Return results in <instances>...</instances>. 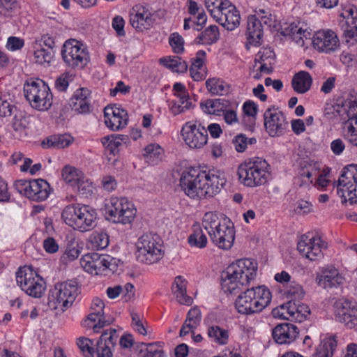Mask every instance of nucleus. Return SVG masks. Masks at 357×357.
I'll use <instances>...</instances> for the list:
<instances>
[{"mask_svg":"<svg viewBox=\"0 0 357 357\" xmlns=\"http://www.w3.org/2000/svg\"><path fill=\"white\" fill-rule=\"evenodd\" d=\"M257 264L250 259L237 260L222 273V287L225 291L236 294L253 280L257 273Z\"/></svg>","mask_w":357,"mask_h":357,"instance_id":"f03ea898","label":"nucleus"},{"mask_svg":"<svg viewBox=\"0 0 357 357\" xmlns=\"http://www.w3.org/2000/svg\"><path fill=\"white\" fill-rule=\"evenodd\" d=\"M14 116L12 121V127L16 132H22L24 131L29 125L28 118L24 115V114L17 110L14 113Z\"/></svg>","mask_w":357,"mask_h":357,"instance_id":"bf43d9fd","label":"nucleus"},{"mask_svg":"<svg viewBox=\"0 0 357 357\" xmlns=\"http://www.w3.org/2000/svg\"><path fill=\"white\" fill-rule=\"evenodd\" d=\"M181 134L190 148L200 149L207 143V130L199 123L187 122L182 128Z\"/></svg>","mask_w":357,"mask_h":357,"instance_id":"2eb2a0df","label":"nucleus"},{"mask_svg":"<svg viewBox=\"0 0 357 357\" xmlns=\"http://www.w3.org/2000/svg\"><path fill=\"white\" fill-rule=\"evenodd\" d=\"M75 188L81 195L87 197L93 192L94 187L93 183L83 176L75 185Z\"/></svg>","mask_w":357,"mask_h":357,"instance_id":"680f3d73","label":"nucleus"},{"mask_svg":"<svg viewBox=\"0 0 357 357\" xmlns=\"http://www.w3.org/2000/svg\"><path fill=\"white\" fill-rule=\"evenodd\" d=\"M264 119L265 128L271 137L282 135L288 127L284 114L278 109H266Z\"/></svg>","mask_w":357,"mask_h":357,"instance_id":"f3484780","label":"nucleus"},{"mask_svg":"<svg viewBox=\"0 0 357 357\" xmlns=\"http://www.w3.org/2000/svg\"><path fill=\"white\" fill-rule=\"evenodd\" d=\"M169 43L174 52L180 54L184 50V40L181 35L175 32L170 35Z\"/></svg>","mask_w":357,"mask_h":357,"instance_id":"0e129e2a","label":"nucleus"},{"mask_svg":"<svg viewBox=\"0 0 357 357\" xmlns=\"http://www.w3.org/2000/svg\"><path fill=\"white\" fill-rule=\"evenodd\" d=\"M172 290L179 303L187 305H191L192 299L186 294L185 281L181 276L178 275L175 278Z\"/></svg>","mask_w":357,"mask_h":357,"instance_id":"4c0bfd02","label":"nucleus"},{"mask_svg":"<svg viewBox=\"0 0 357 357\" xmlns=\"http://www.w3.org/2000/svg\"><path fill=\"white\" fill-rule=\"evenodd\" d=\"M17 107L12 104V99L9 95H0V117L7 118L17 112Z\"/></svg>","mask_w":357,"mask_h":357,"instance_id":"603ef678","label":"nucleus"},{"mask_svg":"<svg viewBox=\"0 0 357 357\" xmlns=\"http://www.w3.org/2000/svg\"><path fill=\"white\" fill-rule=\"evenodd\" d=\"M312 45L318 51L328 53L337 47L338 38L331 30L319 31L313 36Z\"/></svg>","mask_w":357,"mask_h":357,"instance_id":"412c9836","label":"nucleus"},{"mask_svg":"<svg viewBox=\"0 0 357 357\" xmlns=\"http://www.w3.org/2000/svg\"><path fill=\"white\" fill-rule=\"evenodd\" d=\"M112 322V319H107L104 313L93 312L82 322V326L86 328H93L94 332L99 333V330Z\"/></svg>","mask_w":357,"mask_h":357,"instance_id":"f704fd0d","label":"nucleus"},{"mask_svg":"<svg viewBox=\"0 0 357 357\" xmlns=\"http://www.w3.org/2000/svg\"><path fill=\"white\" fill-rule=\"evenodd\" d=\"M20 8L17 0H0V14L5 17H12Z\"/></svg>","mask_w":357,"mask_h":357,"instance_id":"6e6d98bb","label":"nucleus"},{"mask_svg":"<svg viewBox=\"0 0 357 357\" xmlns=\"http://www.w3.org/2000/svg\"><path fill=\"white\" fill-rule=\"evenodd\" d=\"M143 156L146 161L151 165H155L161 160L162 149L156 144H151L144 149Z\"/></svg>","mask_w":357,"mask_h":357,"instance_id":"49530a36","label":"nucleus"},{"mask_svg":"<svg viewBox=\"0 0 357 357\" xmlns=\"http://www.w3.org/2000/svg\"><path fill=\"white\" fill-rule=\"evenodd\" d=\"M61 218L66 225L74 229L85 232L96 227L97 213L89 206L70 204L63 208Z\"/></svg>","mask_w":357,"mask_h":357,"instance_id":"20e7f679","label":"nucleus"},{"mask_svg":"<svg viewBox=\"0 0 357 357\" xmlns=\"http://www.w3.org/2000/svg\"><path fill=\"white\" fill-rule=\"evenodd\" d=\"M269 165L261 158L245 160L238 168V179L248 187H256L265 184L269 178Z\"/></svg>","mask_w":357,"mask_h":357,"instance_id":"39448f33","label":"nucleus"},{"mask_svg":"<svg viewBox=\"0 0 357 357\" xmlns=\"http://www.w3.org/2000/svg\"><path fill=\"white\" fill-rule=\"evenodd\" d=\"M105 123L112 130L124 128L128 123L127 112L116 105L107 106L104 109Z\"/></svg>","mask_w":357,"mask_h":357,"instance_id":"aec40b11","label":"nucleus"},{"mask_svg":"<svg viewBox=\"0 0 357 357\" xmlns=\"http://www.w3.org/2000/svg\"><path fill=\"white\" fill-rule=\"evenodd\" d=\"M337 345L336 335L324 337L317 347L312 357H333Z\"/></svg>","mask_w":357,"mask_h":357,"instance_id":"c9c22d12","label":"nucleus"},{"mask_svg":"<svg viewBox=\"0 0 357 357\" xmlns=\"http://www.w3.org/2000/svg\"><path fill=\"white\" fill-rule=\"evenodd\" d=\"M23 90L25 98L35 109L46 111L52 105L53 96L50 89L42 79H27Z\"/></svg>","mask_w":357,"mask_h":357,"instance_id":"423d86ee","label":"nucleus"},{"mask_svg":"<svg viewBox=\"0 0 357 357\" xmlns=\"http://www.w3.org/2000/svg\"><path fill=\"white\" fill-rule=\"evenodd\" d=\"M335 317L349 329L357 331V303L346 298L339 299L335 303Z\"/></svg>","mask_w":357,"mask_h":357,"instance_id":"dca6fc26","label":"nucleus"},{"mask_svg":"<svg viewBox=\"0 0 357 357\" xmlns=\"http://www.w3.org/2000/svg\"><path fill=\"white\" fill-rule=\"evenodd\" d=\"M83 176L82 172L73 167L66 166L62 170L63 180L72 187H75L77 183Z\"/></svg>","mask_w":357,"mask_h":357,"instance_id":"864d4df0","label":"nucleus"},{"mask_svg":"<svg viewBox=\"0 0 357 357\" xmlns=\"http://www.w3.org/2000/svg\"><path fill=\"white\" fill-rule=\"evenodd\" d=\"M229 105L227 100L225 99H208L200 102L202 111L208 114L220 116Z\"/></svg>","mask_w":357,"mask_h":357,"instance_id":"e433bc0d","label":"nucleus"},{"mask_svg":"<svg viewBox=\"0 0 357 357\" xmlns=\"http://www.w3.org/2000/svg\"><path fill=\"white\" fill-rule=\"evenodd\" d=\"M206 55L205 51L199 50L196 53L195 56L191 59L190 73L195 81L203 80L206 77V66L204 65Z\"/></svg>","mask_w":357,"mask_h":357,"instance_id":"2f4dec72","label":"nucleus"},{"mask_svg":"<svg viewBox=\"0 0 357 357\" xmlns=\"http://www.w3.org/2000/svg\"><path fill=\"white\" fill-rule=\"evenodd\" d=\"M255 59V62L259 63H274L275 54L271 49H264L263 51H259Z\"/></svg>","mask_w":357,"mask_h":357,"instance_id":"774afa93","label":"nucleus"},{"mask_svg":"<svg viewBox=\"0 0 357 357\" xmlns=\"http://www.w3.org/2000/svg\"><path fill=\"white\" fill-rule=\"evenodd\" d=\"M169 108L170 112L174 115H178L179 114H181L184 112H185L188 109H190L192 107V103L190 102H187L184 105H182L180 102V100L178 102H177L175 100H170L169 101Z\"/></svg>","mask_w":357,"mask_h":357,"instance_id":"338daca9","label":"nucleus"},{"mask_svg":"<svg viewBox=\"0 0 357 357\" xmlns=\"http://www.w3.org/2000/svg\"><path fill=\"white\" fill-rule=\"evenodd\" d=\"M344 107L340 104L326 103L324 107V117L328 121L339 119L340 121L343 123Z\"/></svg>","mask_w":357,"mask_h":357,"instance_id":"09e8293b","label":"nucleus"},{"mask_svg":"<svg viewBox=\"0 0 357 357\" xmlns=\"http://www.w3.org/2000/svg\"><path fill=\"white\" fill-rule=\"evenodd\" d=\"M33 56L35 62L40 65L49 64L54 56V51L45 48L41 44L34 47Z\"/></svg>","mask_w":357,"mask_h":357,"instance_id":"de8ad7c7","label":"nucleus"},{"mask_svg":"<svg viewBox=\"0 0 357 357\" xmlns=\"http://www.w3.org/2000/svg\"><path fill=\"white\" fill-rule=\"evenodd\" d=\"M212 242L219 248L229 250L233 245L235 231L233 223L227 218H222L220 227L209 234Z\"/></svg>","mask_w":357,"mask_h":357,"instance_id":"6ab92c4d","label":"nucleus"},{"mask_svg":"<svg viewBox=\"0 0 357 357\" xmlns=\"http://www.w3.org/2000/svg\"><path fill=\"white\" fill-rule=\"evenodd\" d=\"M118 339L116 329L109 328L105 331L96 343L95 354L97 357H112V349L115 346Z\"/></svg>","mask_w":357,"mask_h":357,"instance_id":"5701e85b","label":"nucleus"},{"mask_svg":"<svg viewBox=\"0 0 357 357\" xmlns=\"http://www.w3.org/2000/svg\"><path fill=\"white\" fill-rule=\"evenodd\" d=\"M91 100L89 91L87 89H77L70 98L69 105L73 110L79 114H86L90 112Z\"/></svg>","mask_w":357,"mask_h":357,"instance_id":"cd10ccee","label":"nucleus"},{"mask_svg":"<svg viewBox=\"0 0 357 357\" xmlns=\"http://www.w3.org/2000/svg\"><path fill=\"white\" fill-rule=\"evenodd\" d=\"M16 281L26 294L34 298L41 297L45 289L43 278L26 266L19 268L16 273Z\"/></svg>","mask_w":357,"mask_h":357,"instance_id":"f8f14e48","label":"nucleus"},{"mask_svg":"<svg viewBox=\"0 0 357 357\" xmlns=\"http://www.w3.org/2000/svg\"><path fill=\"white\" fill-rule=\"evenodd\" d=\"M61 56L66 65L72 68H84L90 60L86 45L75 39H69L65 42Z\"/></svg>","mask_w":357,"mask_h":357,"instance_id":"9d476101","label":"nucleus"},{"mask_svg":"<svg viewBox=\"0 0 357 357\" xmlns=\"http://www.w3.org/2000/svg\"><path fill=\"white\" fill-rule=\"evenodd\" d=\"M81 266L91 274H104L107 270L114 272L116 264L114 259L109 255L93 252L84 255L80 259Z\"/></svg>","mask_w":357,"mask_h":357,"instance_id":"ddd939ff","label":"nucleus"},{"mask_svg":"<svg viewBox=\"0 0 357 357\" xmlns=\"http://www.w3.org/2000/svg\"><path fill=\"white\" fill-rule=\"evenodd\" d=\"M109 243V236L105 231H95L91 236L92 247L96 250H103L106 248Z\"/></svg>","mask_w":357,"mask_h":357,"instance_id":"4d7b16f0","label":"nucleus"},{"mask_svg":"<svg viewBox=\"0 0 357 357\" xmlns=\"http://www.w3.org/2000/svg\"><path fill=\"white\" fill-rule=\"evenodd\" d=\"M215 20L228 31H233L239 26L241 17L239 11L230 2L229 6L224 8Z\"/></svg>","mask_w":357,"mask_h":357,"instance_id":"a878e982","label":"nucleus"},{"mask_svg":"<svg viewBox=\"0 0 357 357\" xmlns=\"http://www.w3.org/2000/svg\"><path fill=\"white\" fill-rule=\"evenodd\" d=\"M79 294L80 285L77 280L57 283L49 291L47 305L52 310L61 307L63 312L72 305Z\"/></svg>","mask_w":357,"mask_h":357,"instance_id":"0eeeda50","label":"nucleus"},{"mask_svg":"<svg viewBox=\"0 0 357 357\" xmlns=\"http://www.w3.org/2000/svg\"><path fill=\"white\" fill-rule=\"evenodd\" d=\"M135 14L130 15V24L136 29H148L153 23L152 13L144 6L137 5L133 8Z\"/></svg>","mask_w":357,"mask_h":357,"instance_id":"b1692460","label":"nucleus"},{"mask_svg":"<svg viewBox=\"0 0 357 357\" xmlns=\"http://www.w3.org/2000/svg\"><path fill=\"white\" fill-rule=\"evenodd\" d=\"M342 132L344 139L357 146V116L343 119Z\"/></svg>","mask_w":357,"mask_h":357,"instance_id":"ea45409f","label":"nucleus"},{"mask_svg":"<svg viewBox=\"0 0 357 357\" xmlns=\"http://www.w3.org/2000/svg\"><path fill=\"white\" fill-rule=\"evenodd\" d=\"M77 344L84 356H94L95 349L93 347V342L90 339L86 337H79L77 340Z\"/></svg>","mask_w":357,"mask_h":357,"instance_id":"e2e57ef3","label":"nucleus"},{"mask_svg":"<svg viewBox=\"0 0 357 357\" xmlns=\"http://www.w3.org/2000/svg\"><path fill=\"white\" fill-rule=\"evenodd\" d=\"M160 63L176 73H184L188 70V64L179 56L161 58Z\"/></svg>","mask_w":357,"mask_h":357,"instance_id":"c03bdc74","label":"nucleus"},{"mask_svg":"<svg viewBox=\"0 0 357 357\" xmlns=\"http://www.w3.org/2000/svg\"><path fill=\"white\" fill-rule=\"evenodd\" d=\"M319 170V164L310 160H302L298 168V179L301 180V187L312 183V177L317 176Z\"/></svg>","mask_w":357,"mask_h":357,"instance_id":"c85d7f7f","label":"nucleus"},{"mask_svg":"<svg viewBox=\"0 0 357 357\" xmlns=\"http://www.w3.org/2000/svg\"><path fill=\"white\" fill-rule=\"evenodd\" d=\"M326 247V243L322 241L319 235H313L310 233L303 235L297 245L299 252L311 261L321 258V249Z\"/></svg>","mask_w":357,"mask_h":357,"instance_id":"4468645a","label":"nucleus"},{"mask_svg":"<svg viewBox=\"0 0 357 357\" xmlns=\"http://www.w3.org/2000/svg\"><path fill=\"white\" fill-rule=\"evenodd\" d=\"M312 84V77L308 72L301 70L296 73L291 79V86L298 93L307 92Z\"/></svg>","mask_w":357,"mask_h":357,"instance_id":"473e14b6","label":"nucleus"},{"mask_svg":"<svg viewBox=\"0 0 357 357\" xmlns=\"http://www.w3.org/2000/svg\"><path fill=\"white\" fill-rule=\"evenodd\" d=\"M230 1L228 0H206L205 5L211 16L215 19L218 15L227 6H229Z\"/></svg>","mask_w":357,"mask_h":357,"instance_id":"5fc2aeb1","label":"nucleus"},{"mask_svg":"<svg viewBox=\"0 0 357 357\" xmlns=\"http://www.w3.org/2000/svg\"><path fill=\"white\" fill-rule=\"evenodd\" d=\"M142 348L140 353L143 354V357H162L163 351L157 343L142 344Z\"/></svg>","mask_w":357,"mask_h":357,"instance_id":"052dcab7","label":"nucleus"},{"mask_svg":"<svg viewBox=\"0 0 357 357\" xmlns=\"http://www.w3.org/2000/svg\"><path fill=\"white\" fill-rule=\"evenodd\" d=\"M29 193L28 198L35 202H42L45 200L50 194V185L44 179L38 178L31 180Z\"/></svg>","mask_w":357,"mask_h":357,"instance_id":"7c9ffc66","label":"nucleus"},{"mask_svg":"<svg viewBox=\"0 0 357 357\" xmlns=\"http://www.w3.org/2000/svg\"><path fill=\"white\" fill-rule=\"evenodd\" d=\"M337 193L342 203L357 204V165L351 164L342 169L337 181Z\"/></svg>","mask_w":357,"mask_h":357,"instance_id":"1a4fd4ad","label":"nucleus"},{"mask_svg":"<svg viewBox=\"0 0 357 357\" xmlns=\"http://www.w3.org/2000/svg\"><path fill=\"white\" fill-rule=\"evenodd\" d=\"M316 281L319 286L324 289L338 287L344 283V278L333 266H327L317 274Z\"/></svg>","mask_w":357,"mask_h":357,"instance_id":"4be33fe9","label":"nucleus"},{"mask_svg":"<svg viewBox=\"0 0 357 357\" xmlns=\"http://www.w3.org/2000/svg\"><path fill=\"white\" fill-rule=\"evenodd\" d=\"M161 248L160 238L157 234H144L137 241L136 257L144 264L157 263L164 255Z\"/></svg>","mask_w":357,"mask_h":357,"instance_id":"6e6552de","label":"nucleus"},{"mask_svg":"<svg viewBox=\"0 0 357 357\" xmlns=\"http://www.w3.org/2000/svg\"><path fill=\"white\" fill-rule=\"evenodd\" d=\"M188 243L192 247L204 248L207 244L206 236L203 233L202 230L198 227L189 236Z\"/></svg>","mask_w":357,"mask_h":357,"instance_id":"13d9d810","label":"nucleus"},{"mask_svg":"<svg viewBox=\"0 0 357 357\" xmlns=\"http://www.w3.org/2000/svg\"><path fill=\"white\" fill-rule=\"evenodd\" d=\"M305 292L298 284H291L287 291V296L290 301H298L304 296Z\"/></svg>","mask_w":357,"mask_h":357,"instance_id":"69168bd1","label":"nucleus"},{"mask_svg":"<svg viewBox=\"0 0 357 357\" xmlns=\"http://www.w3.org/2000/svg\"><path fill=\"white\" fill-rule=\"evenodd\" d=\"M208 336L219 345H226L229 342V331L218 325H213L207 328Z\"/></svg>","mask_w":357,"mask_h":357,"instance_id":"79ce46f5","label":"nucleus"},{"mask_svg":"<svg viewBox=\"0 0 357 357\" xmlns=\"http://www.w3.org/2000/svg\"><path fill=\"white\" fill-rule=\"evenodd\" d=\"M344 107L343 119L357 117V93H350L341 105Z\"/></svg>","mask_w":357,"mask_h":357,"instance_id":"a18cd8bd","label":"nucleus"},{"mask_svg":"<svg viewBox=\"0 0 357 357\" xmlns=\"http://www.w3.org/2000/svg\"><path fill=\"white\" fill-rule=\"evenodd\" d=\"M135 213L134 205L124 197H112L106 205V218L114 223H130Z\"/></svg>","mask_w":357,"mask_h":357,"instance_id":"9b49d317","label":"nucleus"},{"mask_svg":"<svg viewBox=\"0 0 357 357\" xmlns=\"http://www.w3.org/2000/svg\"><path fill=\"white\" fill-rule=\"evenodd\" d=\"M280 33L285 37H289L299 46H303L305 39L310 36V33L307 29H303L300 22L284 24L280 27Z\"/></svg>","mask_w":357,"mask_h":357,"instance_id":"bb28decb","label":"nucleus"},{"mask_svg":"<svg viewBox=\"0 0 357 357\" xmlns=\"http://www.w3.org/2000/svg\"><path fill=\"white\" fill-rule=\"evenodd\" d=\"M298 328L294 324L284 323L279 324L273 330V337L280 344H290L298 335Z\"/></svg>","mask_w":357,"mask_h":357,"instance_id":"393cba45","label":"nucleus"},{"mask_svg":"<svg viewBox=\"0 0 357 357\" xmlns=\"http://www.w3.org/2000/svg\"><path fill=\"white\" fill-rule=\"evenodd\" d=\"M219 36L218 27L215 25H211L196 38L195 42L198 44L211 45L218 41Z\"/></svg>","mask_w":357,"mask_h":357,"instance_id":"37998d69","label":"nucleus"},{"mask_svg":"<svg viewBox=\"0 0 357 357\" xmlns=\"http://www.w3.org/2000/svg\"><path fill=\"white\" fill-rule=\"evenodd\" d=\"M271 301V294L265 286H258L245 290L238 295L235 307L238 312L250 315L261 312Z\"/></svg>","mask_w":357,"mask_h":357,"instance_id":"7ed1b4c3","label":"nucleus"},{"mask_svg":"<svg viewBox=\"0 0 357 357\" xmlns=\"http://www.w3.org/2000/svg\"><path fill=\"white\" fill-rule=\"evenodd\" d=\"M127 139L126 135H112L101 139L102 145L105 147V154L115 155L119 152V147Z\"/></svg>","mask_w":357,"mask_h":357,"instance_id":"58836bf2","label":"nucleus"},{"mask_svg":"<svg viewBox=\"0 0 357 357\" xmlns=\"http://www.w3.org/2000/svg\"><path fill=\"white\" fill-rule=\"evenodd\" d=\"M342 29L347 43L348 38H354L357 36V9L356 11L352 9L350 10L349 15L342 25Z\"/></svg>","mask_w":357,"mask_h":357,"instance_id":"a19ab883","label":"nucleus"},{"mask_svg":"<svg viewBox=\"0 0 357 357\" xmlns=\"http://www.w3.org/2000/svg\"><path fill=\"white\" fill-rule=\"evenodd\" d=\"M224 174L218 171H202L190 167L182 173L180 185L185 194L192 199L212 197L225 185Z\"/></svg>","mask_w":357,"mask_h":357,"instance_id":"f257e3e1","label":"nucleus"},{"mask_svg":"<svg viewBox=\"0 0 357 357\" xmlns=\"http://www.w3.org/2000/svg\"><path fill=\"white\" fill-rule=\"evenodd\" d=\"M281 310H286V314L282 312L280 314L279 310L275 308L272 310L274 317H281L284 319L303 322L310 315V310L309 307L301 303L299 301H289L287 303L281 305Z\"/></svg>","mask_w":357,"mask_h":357,"instance_id":"a211bd4d","label":"nucleus"},{"mask_svg":"<svg viewBox=\"0 0 357 357\" xmlns=\"http://www.w3.org/2000/svg\"><path fill=\"white\" fill-rule=\"evenodd\" d=\"M222 224V220H220L217 214L213 212L206 213L202 220L204 228L208 231V235L218 229Z\"/></svg>","mask_w":357,"mask_h":357,"instance_id":"3c124183","label":"nucleus"},{"mask_svg":"<svg viewBox=\"0 0 357 357\" xmlns=\"http://www.w3.org/2000/svg\"><path fill=\"white\" fill-rule=\"evenodd\" d=\"M207 89L213 95L223 96L229 92V86L224 81L212 78L206 82Z\"/></svg>","mask_w":357,"mask_h":357,"instance_id":"8fccbe9b","label":"nucleus"},{"mask_svg":"<svg viewBox=\"0 0 357 357\" xmlns=\"http://www.w3.org/2000/svg\"><path fill=\"white\" fill-rule=\"evenodd\" d=\"M73 138L68 134L53 135L46 137L41 143L45 149H63L73 142Z\"/></svg>","mask_w":357,"mask_h":357,"instance_id":"72a5a7b5","label":"nucleus"},{"mask_svg":"<svg viewBox=\"0 0 357 357\" xmlns=\"http://www.w3.org/2000/svg\"><path fill=\"white\" fill-rule=\"evenodd\" d=\"M247 24L248 43L253 46L260 45L262 42L263 28L257 19V16H249Z\"/></svg>","mask_w":357,"mask_h":357,"instance_id":"c756f323","label":"nucleus"}]
</instances>
